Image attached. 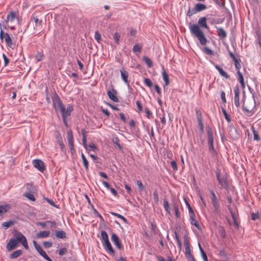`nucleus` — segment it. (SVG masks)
<instances>
[{
    "instance_id": "f257e3e1",
    "label": "nucleus",
    "mask_w": 261,
    "mask_h": 261,
    "mask_svg": "<svg viewBox=\"0 0 261 261\" xmlns=\"http://www.w3.org/2000/svg\"><path fill=\"white\" fill-rule=\"evenodd\" d=\"M189 29L191 33L197 38L201 45L206 44L207 39L198 25L190 24Z\"/></svg>"
},
{
    "instance_id": "f03ea898",
    "label": "nucleus",
    "mask_w": 261,
    "mask_h": 261,
    "mask_svg": "<svg viewBox=\"0 0 261 261\" xmlns=\"http://www.w3.org/2000/svg\"><path fill=\"white\" fill-rule=\"evenodd\" d=\"M52 100L55 110L56 111L60 110L61 114H63V113L66 112V109L56 92L53 94Z\"/></svg>"
},
{
    "instance_id": "7ed1b4c3",
    "label": "nucleus",
    "mask_w": 261,
    "mask_h": 261,
    "mask_svg": "<svg viewBox=\"0 0 261 261\" xmlns=\"http://www.w3.org/2000/svg\"><path fill=\"white\" fill-rule=\"evenodd\" d=\"M207 143L208 145V150L213 156L216 154V151L214 148L213 142L214 137L213 133L211 127L209 126L207 127Z\"/></svg>"
},
{
    "instance_id": "20e7f679",
    "label": "nucleus",
    "mask_w": 261,
    "mask_h": 261,
    "mask_svg": "<svg viewBox=\"0 0 261 261\" xmlns=\"http://www.w3.org/2000/svg\"><path fill=\"white\" fill-rule=\"evenodd\" d=\"M255 100L253 96L252 98L248 99L243 102V109L248 113L253 114L255 113Z\"/></svg>"
},
{
    "instance_id": "39448f33",
    "label": "nucleus",
    "mask_w": 261,
    "mask_h": 261,
    "mask_svg": "<svg viewBox=\"0 0 261 261\" xmlns=\"http://www.w3.org/2000/svg\"><path fill=\"white\" fill-rule=\"evenodd\" d=\"M216 175L218 182L221 186V188L227 189L228 188V185L226 174L221 176L220 170L219 169H217L216 170Z\"/></svg>"
},
{
    "instance_id": "423d86ee",
    "label": "nucleus",
    "mask_w": 261,
    "mask_h": 261,
    "mask_svg": "<svg viewBox=\"0 0 261 261\" xmlns=\"http://www.w3.org/2000/svg\"><path fill=\"white\" fill-rule=\"evenodd\" d=\"M210 192L211 194V201L214 207V212L215 214L220 216L221 214L220 211V205L217 196L213 190H210Z\"/></svg>"
},
{
    "instance_id": "0eeeda50",
    "label": "nucleus",
    "mask_w": 261,
    "mask_h": 261,
    "mask_svg": "<svg viewBox=\"0 0 261 261\" xmlns=\"http://www.w3.org/2000/svg\"><path fill=\"white\" fill-rule=\"evenodd\" d=\"M13 234L15 237L14 239L18 243H21L25 249H28L29 248V246L25 236L23 235L22 233L16 230L14 231Z\"/></svg>"
},
{
    "instance_id": "6e6552de",
    "label": "nucleus",
    "mask_w": 261,
    "mask_h": 261,
    "mask_svg": "<svg viewBox=\"0 0 261 261\" xmlns=\"http://www.w3.org/2000/svg\"><path fill=\"white\" fill-rule=\"evenodd\" d=\"M112 88L109 89L107 91V95L109 98L111 99L112 101L118 102L119 99L116 96V94H117V91L113 88V86H111Z\"/></svg>"
},
{
    "instance_id": "1a4fd4ad",
    "label": "nucleus",
    "mask_w": 261,
    "mask_h": 261,
    "mask_svg": "<svg viewBox=\"0 0 261 261\" xmlns=\"http://www.w3.org/2000/svg\"><path fill=\"white\" fill-rule=\"evenodd\" d=\"M0 38L1 40L4 38L7 45L11 47L13 43L11 37L7 33H4L2 29L0 31Z\"/></svg>"
},
{
    "instance_id": "9d476101",
    "label": "nucleus",
    "mask_w": 261,
    "mask_h": 261,
    "mask_svg": "<svg viewBox=\"0 0 261 261\" xmlns=\"http://www.w3.org/2000/svg\"><path fill=\"white\" fill-rule=\"evenodd\" d=\"M33 164L34 166L40 172H43L45 169L44 164L41 160L35 159L33 160Z\"/></svg>"
},
{
    "instance_id": "9b49d317",
    "label": "nucleus",
    "mask_w": 261,
    "mask_h": 261,
    "mask_svg": "<svg viewBox=\"0 0 261 261\" xmlns=\"http://www.w3.org/2000/svg\"><path fill=\"white\" fill-rule=\"evenodd\" d=\"M120 73H121V77L122 80L123 81V82L128 86H129V81L128 80V72L125 70V69L122 67L120 70Z\"/></svg>"
},
{
    "instance_id": "f8f14e48",
    "label": "nucleus",
    "mask_w": 261,
    "mask_h": 261,
    "mask_svg": "<svg viewBox=\"0 0 261 261\" xmlns=\"http://www.w3.org/2000/svg\"><path fill=\"white\" fill-rule=\"evenodd\" d=\"M72 111H73V107L69 105L67 107V109H66V112H64L63 114H62V118H63V120L64 123V124L66 126L67 125V121H66V117L68 116H70V114H71V112Z\"/></svg>"
},
{
    "instance_id": "ddd939ff",
    "label": "nucleus",
    "mask_w": 261,
    "mask_h": 261,
    "mask_svg": "<svg viewBox=\"0 0 261 261\" xmlns=\"http://www.w3.org/2000/svg\"><path fill=\"white\" fill-rule=\"evenodd\" d=\"M228 207V208L231 214V216L232 217V218L233 219V223H234V224L235 225V226H236V227L238 228L239 227V224L237 222V217H236V210L235 208H233L231 205H228L227 206Z\"/></svg>"
},
{
    "instance_id": "4468645a",
    "label": "nucleus",
    "mask_w": 261,
    "mask_h": 261,
    "mask_svg": "<svg viewBox=\"0 0 261 261\" xmlns=\"http://www.w3.org/2000/svg\"><path fill=\"white\" fill-rule=\"evenodd\" d=\"M234 105L236 107H238L240 106V101H239V94H240V89L238 86L235 87L234 89Z\"/></svg>"
},
{
    "instance_id": "2eb2a0df",
    "label": "nucleus",
    "mask_w": 261,
    "mask_h": 261,
    "mask_svg": "<svg viewBox=\"0 0 261 261\" xmlns=\"http://www.w3.org/2000/svg\"><path fill=\"white\" fill-rule=\"evenodd\" d=\"M111 240L118 248L120 249L122 248V245L120 242L119 238L116 233H113L112 234Z\"/></svg>"
},
{
    "instance_id": "dca6fc26",
    "label": "nucleus",
    "mask_w": 261,
    "mask_h": 261,
    "mask_svg": "<svg viewBox=\"0 0 261 261\" xmlns=\"http://www.w3.org/2000/svg\"><path fill=\"white\" fill-rule=\"evenodd\" d=\"M19 243L15 239H11L7 244V249L8 251H11L13 250L17 244Z\"/></svg>"
},
{
    "instance_id": "f3484780",
    "label": "nucleus",
    "mask_w": 261,
    "mask_h": 261,
    "mask_svg": "<svg viewBox=\"0 0 261 261\" xmlns=\"http://www.w3.org/2000/svg\"><path fill=\"white\" fill-rule=\"evenodd\" d=\"M190 215V220L191 222V224L192 225H194L198 229H200V226L198 222V221L195 219V215L194 212L192 213L189 214Z\"/></svg>"
},
{
    "instance_id": "a211bd4d",
    "label": "nucleus",
    "mask_w": 261,
    "mask_h": 261,
    "mask_svg": "<svg viewBox=\"0 0 261 261\" xmlns=\"http://www.w3.org/2000/svg\"><path fill=\"white\" fill-rule=\"evenodd\" d=\"M194 12L196 13L203 11L206 9V6L201 3H197L195 5V7L193 8Z\"/></svg>"
},
{
    "instance_id": "6ab92c4d",
    "label": "nucleus",
    "mask_w": 261,
    "mask_h": 261,
    "mask_svg": "<svg viewBox=\"0 0 261 261\" xmlns=\"http://www.w3.org/2000/svg\"><path fill=\"white\" fill-rule=\"evenodd\" d=\"M31 20H33L35 22L36 26H37L38 24L41 25L42 24V20L39 19L37 13H34L32 14L31 17Z\"/></svg>"
},
{
    "instance_id": "aec40b11",
    "label": "nucleus",
    "mask_w": 261,
    "mask_h": 261,
    "mask_svg": "<svg viewBox=\"0 0 261 261\" xmlns=\"http://www.w3.org/2000/svg\"><path fill=\"white\" fill-rule=\"evenodd\" d=\"M162 75L163 80L165 82V85H164V88L165 90L166 87L170 83V80L169 79V76L168 74L166 72L164 69H163V71L162 72Z\"/></svg>"
},
{
    "instance_id": "412c9836",
    "label": "nucleus",
    "mask_w": 261,
    "mask_h": 261,
    "mask_svg": "<svg viewBox=\"0 0 261 261\" xmlns=\"http://www.w3.org/2000/svg\"><path fill=\"white\" fill-rule=\"evenodd\" d=\"M215 68L217 69V70L219 71L220 74L225 77L226 79H228L229 78L230 76L225 72L224 71L223 69L220 67L219 65H216Z\"/></svg>"
},
{
    "instance_id": "4be33fe9",
    "label": "nucleus",
    "mask_w": 261,
    "mask_h": 261,
    "mask_svg": "<svg viewBox=\"0 0 261 261\" xmlns=\"http://www.w3.org/2000/svg\"><path fill=\"white\" fill-rule=\"evenodd\" d=\"M206 18L205 17H202L199 18L198 23L199 24V25L201 27H203L205 28L206 29H208V27L206 23Z\"/></svg>"
},
{
    "instance_id": "5701e85b",
    "label": "nucleus",
    "mask_w": 261,
    "mask_h": 261,
    "mask_svg": "<svg viewBox=\"0 0 261 261\" xmlns=\"http://www.w3.org/2000/svg\"><path fill=\"white\" fill-rule=\"evenodd\" d=\"M217 32L218 35L221 39H224L227 37L226 32L222 28H217Z\"/></svg>"
},
{
    "instance_id": "b1692460",
    "label": "nucleus",
    "mask_w": 261,
    "mask_h": 261,
    "mask_svg": "<svg viewBox=\"0 0 261 261\" xmlns=\"http://www.w3.org/2000/svg\"><path fill=\"white\" fill-rule=\"evenodd\" d=\"M50 231H42L36 234L37 238H45L48 237L49 236Z\"/></svg>"
},
{
    "instance_id": "393cba45",
    "label": "nucleus",
    "mask_w": 261,
    "mask_h": 261,
    "mask_svg": "<svg viewBox=\"0 0 261 261\" xmlns=\"http://www.w3.org/2000/svg\"><path fill=\"white\" fill-rule=\"evenodd\" d=\"M103 246L105 248V249L108 251L109 253L111 254H114L115 252V251L114 250L113 248H112L111 244L110 242L109 241L108 242H106V243H103Z\"/></svg>"
},
{
    "instance_id": "a878e982",
    "label": "nucleus",
    "mask_w": 261,
    "mask_h": 261,
    "mask_svg": "<svg viewBox=\"0 0 261 261\" xmlns=\"http://www.w3.org/2000/svg\"><path fill=\"white\" fill-rule=\"evenodd\" d=\"M56 237L59 239H65L66 238V233L63 230H57L56 231Z\"/></svg>"
},
{
    "instance_id": "bb28decb",
    "label": "nucleus",
    "mask_w": 261,
    "mask_h": 261,
    "mask_svg": "<svg viewBox=\"0 0 261 261\" xmlns=\"http://www.w3.org/2000/svg\"><path fill=\"white\" fill-rule=\"evenodd\" d=\"M16 18V14L15 12L11 11L7 15L6 19L7 21L12 22Z\"/></svg>"
},
{
    "instance_id": "cd10ccee",
    "label": "nucleus",
    "mask_w": 261,
    "mask_h": 261,
    "mask_svg": "<svg viewBox=\"0 0 261 261\" xmlns=\"http://www.w3.org/2000/svg\"><path fill=\"white\" fill-rule=\"evenodd\" d=\"M22 254L21 250H17L13 252L11 254L10 257L12 259L16 258Z\"/></svg>"
},
{
    "instance_id": "c85d7f7f",
    "label": "nucleus",
    "mask_w": 261,
    "mask_h": 261,
    "mask_svg": "<svg viewBox=\"0 0 261 261\" xmlns=\"http://www.w3.org/2000/svg\"><path fill=\"white\" fill-rule=\"evenodd\" d=\"M10 208V206L8 204L0 205V215L2 214L6 213Z\"/></svg>"
},
{
    "instance_id": "c756f323",
    "label": "nucleus",
    "mask_w": 261,
    "mask_h": 261,
    "mask_svg": "<svg viewBox=\"0 0 261 261\" xmlns=\"http://www.w3.org/2000/svg\"><path fill=\"white\" fill-rule=\"evenodd\" d=\"M67 138L68 144L73 143V135L71 130L67 132Z\"/></svg>"
},
{
    "instance_id": "7c9ffc66",
    "label": "nucleus",
    "mask_w": 261,
    "mask_h": 261,
    "mask_svg": "<svg viewBox=\"0 0 261 261\" xmlns=\"http://www.w3.org/2000/svg\"><path fill=\"white\" fill-rule=\"evenodd\" d=\"M101 236L102 238V239L103 240V243H106V242H108L109 241V237L106 231L104 230H102L101 231Z\"/></svg>"
},
{
    "instance_id": "2f4dec72",
    "label": "nucleus",
    "mask_w": 261,
    "mask_h": 261,
    "mask_svg": "<svg viewBox=\"0 0 261 261\" xmlns=\"http://www.w3.org/2000/svg\"><path fill=\"white\" fill-rule=\"evenodd\" d=\"M198 247H199L202 257L203 258L204 261H208L207 255H206V253H205V252L204 251V250H203V249L202 248V247H201L200 244L199 243H198Z\"/></svg>"
},
{
    "instance_id": "473e14b6",
    "label": "nucleus",
    "mask_w": 261,
    "mask_h": 261,
    "mask_svg": "<svg viewBox=\"0 0 261 261\" xmlns=\"http://www.w3.org/2000/svg\"><path fill=\"white\" fill-rule=\"evenodd\" d=\"M142 48V46L139 44H136L134 45L133 48V51L134 53H140Z\"/></svg>"
},
{
    "instance_id": "72a5a7b5",
    "label": "nucleus",
    "mask_w": 261,
    "mask_h": 261,
    "mask_svg": "<svg viewBox=\"0 0 261 261\" xmlns=\"http://www.w3.org/2000/svg\"><path fill=\"white\" fill-rule=\"evenodd\" d=\"M143 60L145 62V63L147 65L148 67H151L153 66L152 62L151 60V59H149V58H148L146 56H144L143 58Z\"/></svg>"
},
{
    "instance_id": "f704fd0d",
    "label": "nucleus",
    "mask_w": 261,
    "mask_h": 261,
    "mask_svg": "<svg viewBox=\"0 0 261 261\" xmlns=\"http://www.w3.org/2000/svg\"><path fill=\"white\" fill-rule=\"evenodd\" d=\"M253 134V139L256 141H259L260 138L259 135H258L257 132L255 129L254 127H251Z\"/></svg>"
},
{
    "instance_id": "c9c22d12",
    "label": "nucleus",
    "mask_w": 261,
    "mask_h": 261,
    "mask_svg": "<svg viewBox=\"0 0 261 261\" xmlns=\"http://www.w3.org/2000/svg\"><path fill=\"white\" fill-rule=\"evenodd\" d=\"M43 57L44 55L43 53L38 51L35 56L36 60L37 62H40L43 60Z\"/></svg>"
},
{
    "instance_id": "e433bc0d",
    "label": "nucleus",
    "mask_w": 261,
    "mask_h": 261,
    "mask_svg": "<svg viewBox=\"0 0 261 261\" xmlns=\"http://www.w3.org/2000/svg\"><path fill=\"white\" fill-rule=\"evenodd\" d=\"M112 141L113 142L117 145L119 150H121L122 149V147L119 143V139L118 137H115L113 139Z\"/></svg>"
},
{
    "instance_id": "4c0bfd02",
    "label": "nucleus",
    "mask_w": 261,
    "mask_h": 261,
    "mask_svg": "<svg viewBox=\"0 0 261 261\" xmlns=\"http://www.w3.org/2000/svg\"><path fill=\"white\" fill-rule=\"evenodd\" d=\"M222 112L225 117V119L227 120V122H229L231 121L230 116L229 115H228L226 110L224 108H222Z\"/></svg>"
},
{
    "instance_id": "58836bf2",
    "label": "nucleus",
    "mask_w": 261,
    "mask_h": 261,
    "mask_svg": "<svg viewBox=\"0 0 261 261\" xmlns=\"http://www.w3.org/2000/svg\"><path fill=\"white\" fill-rule=\"evenodd\" d=\"M24 196L27 197L29 200L34 201L35 200V198L33 194L27 192L24 194Z\"/></svg>"
},
{
    "instance_id": "ea45409f",
    "label": "nucleus",
    "mask_w": 261,
    "mask_h": 261,
    "mask_svg": "<svg viewBox=\"0 0 261 261\" xmlns=\"http://www.w3.org/2000/svg\"><path fill=\"white\" fill-rule=\"evenodd\" d=\"M203 51L206 54L208 55H214V51L208 48L207 47H204L203 49Z\"/></svg>"
},
{
    "instance_id": "a19ab883",
    "label": "nucleus",
    "mask_w": 261,
    "mask_h": 261,
    "mask_svg": "<svg viewBox=\"0 0 261 261\" xmlns=\"http://www.w3.org/2000/svg\"><path fill=\"white\" fill-rule=\"evenodd\" d=\"M195 112H196V117H197L198 121H202V113H201V111H200V110H199L198 109H196Z\"/></svg>"
},
{
    "instance_id": "79ce46f5",
    "label": "nucleus",
    "mask_w": 261,
    "mask_h": 261,
    "mask_svg": "<svg viewBox=\"0 0 261 261\" xmlns=\"http://www.w3.org/2000/svg\"><path fill=\"white\" fill-rule=\"evenodd\" d=\"M184 246L185 248H190V245L188 241V237L187 234H185L184 237Z\"/></svg>"
},
{
    "instance_id": "37998d69",
    "label": "nucleus",
    "mask_w": 261,
    "mask_h": 261,
    "mask_svg": "<svg viewBox=\"0 0 261 261\" xmlns=\"http://www.w3.org/2000/svg\"><path fill=\"white\" fill-rule=\"evenodd\" d=\"M120 38V35L118 32H115L113 36V39L115 42L118 44L119 43V40Z\"/></svg>"
},
{
    "instance_id": "c03bdc74",
    "label": "nucleus",
    "mask_w": 261,
    "mask_h": 261,
    "mask_svg": "<svg viewBox=\"0 0 261 261\" xmlns=\"http://www.w3.org/2000/svg\"><path fill=\"white\" fill-rule=\"evenodd\" d=\"M144 82L145 84L148 87L151 88L153 86V83L149 79L145 78L144 80Z\"/></svg>"
},
{
    "instance_id": "a18cd8bd",
    "label": "nucleus",
    "mask_w": 261,
    "mask_h": 261,
    "mask_svg": "<svg viewBox=\"0 0 261 261\" xmlns=\"http://www.w3.org/2000/svg\"><path fill=\"white\" fill-rule=\"evenodd\" d=\"M163 205H164V208L166 210V211L168 213H169L170 212V206H169V203L167 200H164Z\"/></svg>"
},
{
    "instance_id": "49530a36",
    "label": "nucleus",
    "mask_w": 261,
    "mask_h": 261,
    "mask_svg": "<svg viewBox=\"0 0 261 261\" xmlns=\"http://www.w3.org/2000/svg\"><path fill=\"white\" fill-rule=\"evenodd\" d=\"M13 224H14L13 221H9L4 222L2 224V225L4 227H5L6 228H8V227H9L10 226L12 225Z\"/></svg>"
},
{
    "instance_id": "de8ad7c7",
    "label": "nucleus",
    "mask_w": 261,
    "mask_h": 261,
    "mask_svg": "<svg viewBox=\"0 0 261 261\" xmlns=\"http://www.w3.org/2000/svg\"><path fill=\"white\" fill-rule=\"evenodd\" d=\"M219 232L222 238H224L226 237V232L223 227H220L219 229Z\"/></svg>"
},
{
    "instance_id": "09e8293b",
    "label": "nucleus",
    "mask_w": 261,
    "mask_h": 261,
    "mask_svg": "<svg viewBox=\"0 0 261 261\" xmlns=\"http://www.w3.org/2000/svg\"><path fill=\"white\" fill-rule=\"evenodd\" d=\"M137 185L138 187V189L140 191H142L144 190V186L140 180L137 181Z\"/></svg>"
},
{
    "instance_id": "8fccbe9b",
    "label": "nucleus",
    "mask_w": 261,
    "mask_h": 261,
    "mask_svg": "<svg viewBox=\"0 0 261 261\" xmlns=\"http://www.w3.org/2000/svg\"><path fill=\"white\" fill-rule=\"evenodd\" d=\"M82 161H83V165H84V166L85 167V170L86 171H88V169H89V168H88V161H87L86 158H84V159L82 160Z\"/></svg>"
},
{
    "instance_id": "3c124183",
    "label": "nucleus",
    "mask_w": 261,
    "mask_h": 261,
    "mask_svg": "<svg viewBox=\"0 0 261 261\" xmlns=\"http://www.w3.org/2000/svg\"><path fill=\"white\" fill-rule=\"evenodd\" d=\"M185 255H186L187 258L193 255L191 253L190 248H188L187 247V248H185Z\"/></svg>"
},
{
    "instance_id": "603ef678",
    "label": "nucleus",
    "mask_w": 261,
    "mask_h": 261,
    "mask_svg": "<svg viewBox=\"0 0 261 261\" xmlns=\"http://www.w3.org/2000/svg\"><path fill=\"white\" fill-rule=\"evenodd\" d=\"M216 4L219 5L220 7H224L225 3L224 0H220L221 1H219L218 0H213Z\"/></svg>"
},
{
    "instance_id": "864d4df0",
    "label": "nucleus",
    "mask_w": 261,
    "mask_h": 261,
    "mask_svg": "<svg viewBox=\"0 0 261 261\" xmlns=\"http://www.w3.org/2000/svg\"><path fill=\"white\" fill-rule=\"evenodd\" d=\"M94 38H95V39L96 41H97L98 42H99V41L100 40V39H101V35H100V34L98 31H96L95 33Z\"/></svg>"
},
{
    "instance_id": "5fc2aeb1",
    "label": "nucleus",
    "mask_w": 261,
    "mask_h": 261,
    "mask_svg": "<svg viewBox=\"0 0 261 261\" xmlns=\"http://www.w3.org/2000/svg\"><path fill=\"white\" fill-rule=\"evenodd\" d=\"M198 122V125L200 128V132L201 134H202L203 133V129H204V125L202 122V121H199Z\"/></svg>"
},
{
    "instance_id": "6e6d98bb",
    "label": "nucleus",
    "mask_w": 261,
    "mask_h": 261,
    "mask_svg": "<svg viewBox=\"0 0 261 261\" xmlns=\"http://www.w3.org/2000/svg\"><path fill=\"white\" fill-rule=\"evenodd\" d=\"M52 243L51 242L45 241L43 242V246L46 248H50L52 246Z\"/></svg>"
},
{
    "instance_id": "4d7b16f0",
    "label": "nucleus",
    "mask_w": 261,
    "mask_h": 261,
    "mask_svg": "<svg viewBox=\"0 0 261 261\" xmlns=\"http://www.w3.org/2000/svg\"><path fill=\"white\" fill-rule=\"evenodd\" d=\"M233 61L234 62L235 67L237 69H238V70H239V69L241 67V64L239 62L238 60L237 59L233 60Z\"/></svg>"
},
{
    "instance_id": "13d9d810",
    "label": "nucleus",
    "mask_w": 261,
    "mask_h": 261,
    "mask_svg": "<svg viewBox=\"0 0 261 261\" xmlns=\"http://www.w3.org/2000/svg\"><path fill=\"white\" fill-rule=\"evenodd\" d=\"M171 166L174 170L176 171L177 170V165L175 161H172L171 162Z\"/></svg>"
},
{
    "instance_id": "bf43d9fd",
    "label": "nucleus",
    "mask_w": 261,
    "mask_h": 261,
    "mask_svg": "<svg viewBox=\"0 0 261 261\" xmlns=\"http://www.w3.org/2000/svg\"><path fill=\"white\" fill-rule=\"evenodd\" d=\"M174 209L175 212V215L177 218H179L180 217V213L178 208V206L176 205H174Z\"/></svg>"
},
{
    "instance_id": "052dcab7",
    "label": "nucleus",
    "mask_w": 261,
    "mask_h": 261,
    "mask_svg": "<svg viewBox=\"0 0 261 261\" xmlns=\"http://www.w3.org/2000/svg\"><path fill=\"white\" fill-rule=\"evenodd\" d=\"M196 12H194V9H192V10L190 9V8H189L188 11H187V15L189 16V17L192 16L193 14H195Z\"/></svg>"
},
{
    "instance_id": "680f3d73",
    "label": "nucleus",
    "mask_w": 261,
    "mask_h": 261,
    "mask_svg": "<svg viewBox=\"0 0 261 261\" xmlns=\"http://www.w3.org/2000/svg\"><path fill=\"white\" fill-rule=\"evenodd\" d=\"M67 252V249L66 248H61L59 252L60 255H63Z\"/></svg>"
},
{
    "instance_id": "e2e57ef3",
    "label": "nucleus",
    "mask_w": 261,
    "mask_h": 261,
    "mask_svg": "<svg viewBox=\"0 0 261 261\" xmlns=\"http://www.w3.org/2000/svg\"><path fill=\"white\" fill-rule=\"evenodd\" d=\"M69 145V147L70 149V152L72 154H73L75 152V149L74 147V144L73 143H72V144H68Z\"/></svg>"
},
{
    "instance_id": "0e129e2a",
    "label": "nucleus",
    "mask_w": 261,
    "mask_h": 261,
    "mask_svg": "<svg viewBox=\"0 0 261 261\" xmlns=\"http://www.w3.org/2000/svg\"><path fill=\"white\" fill-rule=\"evenodd\" d=\"M86 138L87 136H83L82 138V143L84 147L87 149V141H86Z\"/></svg>"
},
{
    "instance_id": "69168bd1",
    "label": "nucleus",
    "mask_w": 261,
    "mask_h": 261,
    "mask_svg": "<svg viewBox=\"0 0 261 261\" xmlns=\"http://www.w3.org/2000/svg\"><path fill=\"white\" fill-rule=\"evenodd\" d=\"M221 99H222L223 102H224V103L226 102V99L225 98V93L224 91H221Z\"/></svg>"
},
{
    "instance_id": "338daca9",
    "label": "nucleus",
    "mask_w": 261,
    "mask_h": 261,
    "mask_svg": "<svg viewBox=\"0 0 261 261\" xmlns=\"http://www.w3.org/2000/svg\"><path fill=\"white\" fill-rule=\"evenodd\" d=\"M46 201L49 203L51 206H54V207H58L55 204V202L52 200H50L49 199H48V198H46L45 199Z\"/></svg>"
},
{
    "instance_id": "774afa93",
    "label": "nucleus",
    "mask_w": 261,
    "mask_h": 261,
    "mask_svg": "<svg viewBox=\"0 0 261 261\" xmlns=\"http://www.w3.org/2000/svg\"><path fill=\"white\" fill-rule=\"evenodd\" d=\"M258 218V213H252L251 214V219L253 220H255Z\"/></svg>"
}]
</instances>
